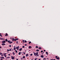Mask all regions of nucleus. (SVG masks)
I'll use <instances>...</instances> for the list:
<instances>
[{
    "mask_svg": "<svg viewBox=\"0 0 60 60\" xmlns=\"http://www.w3.org/2000/svg\"><path fill=\"white\" fill-rule=\"evenodd\" d=\"M33 53L35 56H39L38 55V52H37L36 53H35L34 52Z\"/></svg>",
    "mask_w": 60,
    "mask_h": 60,
    "instance_id": "obj_1",
    "label": "nucleus"
},
{
    "mask_svg": "<svg viewBox=\"0 0 60 60\" xmlns=\"http://www.w3.org/2000/svg\"><path fill=\"white\" fill-rule=\"evenodd\" d=\"M58 57L57 56H55V57L56 59H58V60H59V59L60 58L59 57Z\"/></svg>",
    "mask_w": 60,
    "mask_h": 60,
    "instance_id": "obj_2",
    "label": "nucleus"
},
{
    "mask_svg": "<svg viewBox=\"0 0 60 60\" xmlns=\"http://www.w3.org/2000/svg\"><path fill=\"white\" fill-rule=\"evenodd\" d=\"M6 42V41L5 40H4L2 41V43H5Z\"/></svg>",
    "mask_w": 60,
    "mask_h": 60,
    "instance_id": "obj_3",
    "label": "nucleus"
},
{
    "mask_svg": "<svg viewBox=\"0 0 60 60\" xmlns=\"http://www.w3.org/2000/svg\"><path fill=\"white\" fill-rule=\"evenodd\" d=\"M11 57L12 59H13V60H14V58H15L14 57L12 56H11Z\"/></svg>",
    "mask_w": 60,
    "mask_h": 60,
    "instance_id": "obj_4",
    "label": "nucleus"
},
{
    "mask_svg": "<svg viewBox=\"0 0 60 60\" xmlns=\"http://www.w3.org/2000/svg\"><path fill=\"white\" fill-rule=\"evenodd\" d=\"M16 49H17V50H18V49H19V46H18V47H16Z\"/></svg>",
    "mask_w": 60,
    "mask_h": 60,
    "instance_id": "obj_5",
    "label": "nucleus"
},
{
    "mask_svg": "<svg viewBox=\"0 0 60 60\" xmlns=\"http://www.w3.org/2000/svg\"><path fill=\"white\" fill-rule=\"evenodd\" d=\"M41 57H42V58H44V56H43V55H41Z\"/></svg>",
    "mask_w": 60,
    "mask_h": 60,
    "instance_id": "obj_6",
    "label": "nucleus"
},
{
    "mask_svg": "<svg viewBox=\"0 0 60 60\" xmlns=\"http://www.w3.org/2000/svg\"><path fill=\"white\" fill-rule=\"evenodd\" d=\"M0 40H4V39L3 38H0Z\"/></svg>",
    "mask_w": 60,
    "mask_h": 60,
    "instance_id": "obj_7",
    "label": "nucleus"
},
{
    "mask_svg": "<svg viewBox=\"0 0 60 60\" xmlns=\"http://www.w3.org/2000/svg\"><path fill=\"white\" fill-rule=\"evenodd\" d=\"M5 45V43H3L2 44V45H3V46H4V45Z\"/></svg>",
    "mask_w": 60,
    "mask_h": 60,
    "instance_id": "obj_8",
    "label": "nucleus"
},
{
    "mask_svg": "<svg viewBox=\"0 0 60 60\" xmlns=\"http://www.w3.org/2000/svg\"><path fill=\"white\" fill-rule=\"evenodd\" d=\"M6 35H5V36H8V34L7 33L6 34Z\"/></svg>",
    "mask_w": 60,
    "mask_h": 60,
    "instance_id": "obj_9",
    "label": "nucleus"
},
{
    "mask_svg": "<svg viewBox=\"0 0 60 60\" xmlns=\"http://www.w3.org/2000/svg\"><path fill=\"white\" fill-rule=\"evenodd\" d=\"M22 48H21L20 49H19V51H21L22 50Z\"/></svg>",
    "mask_w": 60,
    "mask_h": 60,
    "instance_id": "obj_10",
    "label": "nucleus"
},
{
    "mask_svg": "<svg viewBox=\"0 0 60 60\" xmlns=\"http://www.w3.org/2000/svg\"><path fill=\"white\" fill-rule=\"evenodd\" d=\"M0 58H2V59H4V57H0Z\"/></svg>",
    "mask_w": 60,
    "mask_h": 60,
    "instance_id": "obj_11",
    "label": "nucleus"
},
{
    "mask_svg": "<svg viewBox=\"0 0 60 60\" xmlns=\"http://www.w3.org/2000/svg\"><path fill=\"white\" fill-rule=\"evenodd\" d=\"M12 41H14V38H12Z\"/></svg>",
    "mask_w": 60,
    "mask_h": 60,
    "instance_id": "obj_12",
    "label": "nucleus"
},
{
    "mask_svg": "<svg viewBox=\"0 0 60 60\" xmlns=\"http://www.w3.org/2000/svg\"><path fill=\"white\" fill-rule=\"evenodd\" d=\"M32 48V47L31 46H29V49H31Z\"/></svg>",
    "mask_w": 60,
    "mask_h": 60,
    "instance_id": "obj_13",
    "label": "nucleus"
},
{
    "mask_svg": "<svg viewBox=\"0 0 60 60\" xmlns=\"http://www.w3.org/2000/svg\"><path fill=\"white\" fill-rule=\"evenodd\" d=\"M28 56V54H27L26 55V56Z\"/></svg>",
    "mask_w": 60,
    "mask_h": 60,
    "instance_id": "obj_14",
    "label": "nucleus"
},
{
    "mask_svg": "<svg viewBox=\"0 0 60 60\" xmlns=\"http://www.w3.org/2000/svg\"><path fill=\"white\" fill-rule=\"evenodd\" d=\"M19 55H20V54H21V52H19Z\"/></svg>",
    "mask_w": 60,
    "mask_h": 60,
    "instance_id": "obj_15",
    "label": "nucleus"
},
{
    "mask_svg": "<svg viewBox=\"0 0 60 60\" xmlns=\"http://www.w3.org/2000/svg\"><path fill=\"white\" fill-rule=\"evenodd\" d=\"M38 49H41V47H39L38 48Z\"/></svg>",
    "mask_w": 60,
    "mask_h": 60,
    "instance_id": "obj_16",
    "label": "nucleus"
},
{
    "mask_svg": "<svg viewBox=\"0 0 60 60\" xmlns=\"http://www.w3.org/2000/svg\"><path fill=\"white\" fill-rule=\"evenodd\" d=\"M4 56L5 57H6V55L5 54H4Z\"/></svg>",
    "mask_w": 60,
    "mask_h": 60,
    "instance_id": "obj_17",
    "label": "nucleus"
},
{
    "mask_svg": "<svg viewBox=\"0 0 60 60\" xmlns=\"http://www.w3.org/2000/svg\"><path fill=\"white\" fill-rule=\"evenodd\" d=\"M13 55H15V53H14V52H13Z\"/></svg>",
    "mask_w": 60,
    "mask_h": 60,
    "instance_id": "obj_18",
    "label": "nucleus"
},
{
    "mask_svg": "<svg viewBox=\"0 0 60 60\" xmlns=\"http://www.w3.org/2000/svg\"><path fill=\"white\" fill-rule=\"evenodd\" d=\"M8 42H9V43H10V42H11V41H10L9 40L8 41Z\"/></svg>",
    "mask_w": 60,
    "mask_h": 60,
    "instance_id": "obj_19",
    "label": "nucleus"
},
{
    "mask_svg": "<svg viewBox=\"0 0 60 60\" xmlns=\"http://www.w3.org/2000/svg\"><path fill=\"white\" fill-rule=\"evenodd\" d=\"M36 51H39V50L38 49H37L36 50Z\"/></svg>",
    "mask_w": 60,
    "mask_h": 60,
    "instance_id": "obj_20",
    "label": "nucleus"
},
{
    "mask_svg": "<svg viewBox=\"0 0 60 60\" xmlns=\"http://www.w3.org/2000/svg\"><path fill=\"white\" fill-rule=\"evenodd\" d=\"M10 57H7L6 58H10Z\"/></svg>",
    "mask_w": 60,
    "mask_h": 60,
    "instance_id": "obj_21",
    "label": "nucleus"
},
{
    "mask_svg": "<svg viewBox=\"0 0 60 60\" xmlns=\"http://www.w3.org/2000/svg\"><path fill=\"white\" fill-rule=\"evenodd\" d=\"M6 41H8V40H7V39H6L5 40Z\"/></svg>",
    "mask_w": 60,
    "mask_h": 60,
    "instance_id": "obj_22",
    "label": "nucleus"
},
{
    "mask_svg": "<svg viewBox=\"0 0 60 60\" xmlns=\"http://www.w3.org/2000/svg\"><path fill=\"white\" fill-rule=\"evenodd\" d=\"M46 54L47 55H48V52H46Z\"/></svg>",
    "mask_w": 60,
    "mask_h": 60,
    "instance_id": "obj_23",
    "label": "nucleus"
},
{
    "mask_svg": "<svg viewBox=\"0 0 60 60\" xmlns=\"http://www.w3.org/2000/svg\"><path fill=\"white\" fill-rule=\"evenodd\" d=\"M16 49L15 48H14V50H16Z\"/></svg>",
    "mask_w": 60,
    "mask_h": 60,
    "instance_id": "obj_24",
    "label": "nucleus"
},
{
    "mask_svg": "<svg viewBox=\"0 0 60 60\" xmlns=\"http://www.w3.org/2000/svg\"><path fill=\"white\" fill-rule=\"evenodd\" d=\"M16 41H17V40H19V38H16Z\"/></svg>",
    "mask_w": 60,
    "mask_h": 60,
    "instance_id": "obj_25",
    "label": "nucleus"
},
{
    "mask_svg": "<svg viewBox=\"0 0 60 60\" xmlns=\"http://www.w3.org/2000/svg\"><path fill=\"white\" fill-rule=\"evenodd\" d=\"M23 58H25V56H24L23 57Z\"/></svg>",
    "mask_w": 60,
    "mask_h": 60,
    "instance_id": "obj_26",
    "label": "nucleus"
},
{
    "mask_svg": "<svg viewBox=\"0 0 60 60\" xmlns=\"http://www.w3.org/2000/svg\"><path fill=\"white\" fill-rule=\"evenodd\" d=\"M13 42L11 41V42H10V43H10V44H11V43H12Z\"/></svg>",
    "mask_w": 60,
    "mask_h": 60,
    "instance_id": "obj_27",
    "label": "nucleus"
},
{
    "mask_svg": "<svg viewBox=\"0 0 60 60\" xmlns=\"http://www.w3.org/2000/svg\"><path fill=\"white\" fill-rule=\"evenodd\" d=\"M3 53L2 52H0V55H2Z\"/></svg>",
    "mask_w": 60,
    "mask_h": 60,
    "instance_id": "obj_28",
    "label": "nucleus"
},
{
    "mask_svg": "<svg viewBox=\"0 0 60 60\" xmlns=\"http://www.w3.org/2000/svg\"><path fill=\"white\" fill-rule=\"evenodd\" d=\"M15 51L16 52V53H18V51H17V50H15Z\"/></svg>",
    "mask_w": 60,
    "mask_h": 60,
    "instance_id": "obj_29",
    "label": "nucleus"
},
{
    "mask_svg": "<svg viewBox=\"0 0 60 60\" xmlns=\"http://www.w3.org/2000/svg\"><path fill=\"white\" fill-rule=\"evenodd\" d=\"M33 55V54H30V56H32Z\"/></svg>",
    "mask_w": 60,
    "mask_h": 60,
    "instance_id": "obj_30",
    "label": "nucleus"
},
{
    "mask_svg": "<svg viewBox=\"0 0 60 60\" xmlns=\"http://www.w3.org/2000/svg\"><path fill=\"white\" fill-rule=\"evenodd\" d=\"M36 48H38V46H36Z\"/></svg>",
    "mask_w": 60,
    "mask_h": 60,
    "instance_id": "obj_31",
    "label": "nucleus"
},
{
    "mask_svg": "<svg viewBox=\"0 0 60 60\" xmlns=\"http://www.w3.org/2000/svg\"><path fill=\"white\" fill-rule=\"evenodd\" d=\"M43 60H46V58H44L43 59Z\"/></svg>",
    "mask_w": 60,
    "mask_h": 60,
    "instance_id": "obj_32",
    "label": "nucleus"
},
{
    "mask_svg": "<svg viewBox=\"0 0 60 60\" xmlns=\"http://www.w3.org/2000/svg\"><path fill=\"white\" fill-rule=\"evenodd\" d=\"M0 34V36H1V37H2V34Z\"/></svg>",
    "mask_w": 60,
    "mask_h": 60,
    "instance_id": "obj_33",
    "label": "nucleus"
},
{
    "mask_svg": "<svg viewBox=\"0 0 60 60\" xmlns=\"http://www.w3.org/2000/svg\"><path fill=\"white\" fill-rule=\"evenodd\" d=\"M31 43V42L30 41V42L29 43V44H30V43Z\"/></svg>",
    "mask_w": 60,
    "mask_h": 60,
    "instance_id": "obj_34",
    "label": "nucleus"
},
{
    "mask_svg": "<svg viewBox=\"0 0 60 60\" xmlns=\"http://www.w3.org/2000/svg\"><path fill=\"white\" fill-rule=\"evenodd\" d=\"M24 41H25V42H26V43L27 42L26 41V40H25Z\"/></svg>",
    "mask_w": 60,
    "mask_h": 60,
    "instance_id": "obj_35",
    "label": "nucleus"
},
{
    "mask_svg": "<svg viewBox=\"0 0 60 60\" xmlns=\"http://www.w3.org/2000/svg\"><path fill=\"white\" fill-rule=\"evenodd\" d=\"M11 49H10L9 50V51H11Z\"/></svg>",
    "mask_w": 60,
    "mask_h": 60,
    "instance_id": "obj_36",
    "label": "nucleus"
},
{
    "mask_svg": "<svg viewBox=\"0 0 60 60\" xmlns=\"http://www.w3.org/2000/svg\"><path fill=\"white\" fill-rule=\"evenodd\" d=\"M37 58H36L34 60H37Z\"/></svg>",
    "mask_w": 60,
    "mask_h": 60,
    "instance_id": "obj_37",
    "label": "nucleus"
},
{
    "mask_svg": "<svg viewBox=\"0 0 60 60\" xmlns=\"http://www.w3.org/2000/svg\"><path fill=\"white\" fill-rule=\"evenodd\" d=\"M9 46L10 47H11V45H9Z\"/></svg>",
    "mask_w": 60,
    "mask_h": 60,
    "instance_id": "obj_38",
    "label": "nucleus"
},
{
    "mask_svg": "<svg viewBox=\"0 0 60 60\" xmlns=\"http://www.w3.org/2000/svg\"><path fill=\"white\" fill-rule=\"evenodd\" d=\"M22 48H25V46H22Z\"/></svg>",
    "mask_w": 60,
    "mask_h": 60,
    "instance_id": "obj_39",
    "label": "nucleus"
},
{
    "mask_svg": "<svg viewBox=\"0 0 60 60\" xmlns=\"http://www.w3.org/2000/svg\"><path fill=\"white\" fill-rule=\"evenodd\" d=\"M23 54H24L25 55V54H26V53H25V52H24Z\"/></svg>",
    "mask_w": 60,
    "mask_h": 60,
    "instance_id": "obj_40",
    "label": "nucleus"
},
{
    "mask_svg": "<svg viewBox=\"0 0 60 60\" xmlns=\"http://www.w3.org/2000/svg\"><path fill=\"white\" fill-rule=\"evenodd\" d=\"M21 59H22V60H23V59L22 58H21Z\"/></svg>",
    "mask_w": 60,
    "mask_h": 60,
    "instance_id": "obj_41",
    "label": "nucleus"
},
{
    "mask_svg": "<svg viewBox=\"0 0 60 60\" xmlns=\"http://www.w3.org/2000/svg\"><path fill=\"white\" fill-rule=\"evenodd\" d=\"M7 51H9V49H7Z\"/></svg>",
    "mask_w": 60,
    "mask_h": 60,
    "instance_id": "obj_42",
    "label": "nucleus"
},
{
    "mask_svg": "<svg viewBox=\"0 0 60 60\" xmlns=\"http://www.w3.org/2000/svg\"><path fill=\"white\" fill-rule=\"evenodd\" d=\"M6 53H4L3 55H6Z\"/></svg>",
    "mask_w": 60,
    "mask_h": 60,
    "instance_id": "obj_43",
    "label": "nucleus"
},
{
    "mask_svg": "<svg viewBox=\"0 0 60 60\" xmlns=\"http://www.w3.org/2000/svg\"><path fill=\"white\" fill-rule=\"evenodd\" d=\"M41 53H42V52H43V51L42 50L41 51Z\"/></svg>",
    "mask_w": 60,
    "mask_h": 60,
    "instance_id": "obj_44",
    "label": "nucleus"
},
{
    "mask_svg": "<svg viewBox=\"0 0 60 60\" xmlns=\"http://www.w3.org/2000/svg\"><path fill=\"white\" fill-rule=\"evenodd\" d=\"M14 41H17L16 40V39L15 40H14Z\"/></svg>",
    "mask_w": 60,
    "mask_h": 60,
    "instance_id": "obj_45",
    "label": "nucleus"
},
{
    "mask_svg": "<svg viewBox=\"0 0 60 60\" xmlns=\"http://www.w3.org/2000/svg\"><path fill=\"white\" fill-rule=\"evenodd\" d=\"M25 46H27V44H25Z\"/></svg>",
    "mask_w": 60,
    "mask_h": 60,
    "instance_id": "obj_46",
    "label": "nucleus"
},
{
    "mask_svg": "<svg viewBox=\"0 0 60 60\" xmlns=\"http://www.w3.org/2000/svg\"><path fill=\"white\" fill-rule=\"evenodd\" d=\"M1 56H3V54H2Z\"/></svg>",
    "mask_w": 60,
    "mask_h": 60,
    "instance_id": "obj_47",
    "label": "nucleus"
},
{
    "mask_svg": "<svg viewBox=\"0 0 60 60\" xmlns=\"http://www.w3.org/2000/svg\"><path fill=\"white\" fill-rule=\"evenodd\" d=\"M22 42H24V40H22Z\"/></svg>",
    "mask_w": 60,
    "mask_h": 60,
    "instance_id": "obj_48",
    "label": "nucleus"
},
{
    "mask_svg": "<svg viewBox=\"0 0 60 60\" xmlns=\"http://www.w3.org/2000/svg\"><path fill=\"white\" fill-rule=\"evenodd\" d=\"M44 51H46V50H44Z\"/></svg>",
    "mask_w": 60,
    "mask_h": 60,
    "instance_id": "obj_49",
    "label": "nucleus"
},
{
    "mask_svg": "<svg viewBox=\"0 0 60 60\" xmlns=\"http://www.w3.org/2000/svg\"><path fill=\"white\" fill-rule=\"evenodd\" d=\"M50 60H53V59H50Z\"/></svg>",
    "mask_w": 60,
    "mask_h": 60,
    "instance_id": "obj_50",
    "label": "nucleus"
},
{
    "mask_svg": "<svg viewBox=\"0 0 60 60\" xmlns=\"http://www.w3.org/2000/svg\"><path fill=\"white\" fill-rule=\"evenodd\" d=\"M8 56H10V54H8Z\"/></svg>",
    "mask_w": 60,
    "mask_h": 60,
    "instance_id": "obj_51",
    "label": "nucleus"
},
{
    "mask_svg": "<svg viewBox=\"0 0 60 60\" xmlns=\"http://www.w3.org/2000/svg\"><path fill=\"white\" fill-rule=\"evenodd\" d=\"M16 60H19L18 59H16Z\"/></svg>",
    "mask_w": 60,
    "mask_h": 60,
    "instance_id": "obj_52",
    "label": "nucleus"
},
{
    "mask_svg": "<svg viewBox=\"0 0 60 60\" xmlns=\"http://www.w3.org/2000/svg\"><path fill=\"white\" fill-rule=\"evenodd\" d=\"M14 47V48L15 47L16 48V47L15 46Z\"/></svg>",
    "mask_w": 60,
    "mask_h": 60,
    "instance_id": "obj_53",
    "label": "nucleus"
},
{
    "mask_svg": "<svg viewBox=\"0 0 60 60\" xmlns=\"http://www.w3.org/2000/svg\"><path fill=\"white\" fill-rule=\"evenodd\" d=\"M0 49H1V47L0 46Z\"/></svg>",
    "mask_w": 60,
    "mask_h": 60,
    "instance_id": "obj_54",
    "label": "nucleus"
},
{
    "mask_svg": "<svg viewBox=\"0 0 60 60\" xmlns=\"http://www.w3.org/2000/svg\"><path fill=\"white\" fill-rule=\"evenodd\" d=\"M0 60H3V59H0Z\"/></svg>",
    "mask_w": 60,
    "mask_h": 60,
    "instance_id": "obj_55",
    "label": "nucleus"
},
{
    "mask_svg": "<svg viewBox=\"0 0 60 60\" xmlns=\"http://www.w3.org/2000/svg\"><path fill=\"white\" fill-rule=\"evenodd\" d=\"M16 42V43H17V42H18V41H17Z\"/></svg>",
    "mask_w": 60,
    "mask_h": 60,
    "instance_id": "obj_56",
    "label": "nucleus"
},
{
    "mask_svg": "<svg viewBox=\"0 0 60 60\" xmlns=\"http://www.w3.org/2000/svg\"><path fill=\"white\" fill-rule=\"evenodd\" d=\"M10 39H12V38H10Z\"/></svg>",
    "mask_w": 60,
    "mask_h": 60,
    "instance_id": "obj_57",
    "label": "nucleus"
},
{
    "mask_svg": "<svg viewBox=\"0 0 60 60\" xmlns=\"http://www.w3.org/2000/svg\"><path fill=\"white\" fill-rule=\"evenodd\" d=\"M23 53V52H21V53Z\"/></svg>",
    "mask_w": 60,
    "mask_h": 60,
    "instance_id": "obj_58",
    "label": "nucleus"
},
{
    "mask_svg": "<svg viewBox=\"0 0 60 60\" xmlns=\"http://www.w3.org/2000/svg\"><path fill=\"white\" fill-rule=\"evenodd\" d=\"M38 60H41V59H39Z\"/></svg>",
    "mask_w": 60,
    "mask_h": 60,
    "instance_id": "obj_59",
    "label": "nucleus"
},
{
    "mask_svg": "<svg viewBox=\"0 0 60 60\" xmlns=\"http://www.w3.org/2000/svg\"><path fill=\"white\" fill-rule=\"evenodd\" d=\"M53 60H56V59H53Z\"/></svg>",
    "mask_w": 60,
    "mask_h": 60,
    "instance_id": "obj_60",
    "label": "nucleus"
},
{
    "mask_svg": "<svg viewBox=\"0 0 60 60\" xmlns=\"http://www.w3.org/2000/svg\"><path fill=\"white\" fill-rule=\"evenodd\" d=\"M43 53H44V52H43Z\"/></svg>",
    "mask_w": 60,
    "mask_h": 60,
    "instance_id": "obj_61",
    "label": "nucleus"
},
{
    "mask_svg": "<svg viewBox=\"0 0 60 60\" xmlns=\"http://www.w3.org/2000/svg\"><path fill=\"white\" fill-rule=\"evenodd\" d=\"M0 51H1V49H0Z\"/></svg>",
    "mask_w": 60,
    "mask_h": 60,
    "instance_id": "obj_62",
    "label": "nucleus"
},
{
    "mask_svg": "<svg viewBox=\"0 0 60 60\" xmlns=\"http://www.w3.org/2000/svg\"><path fill=\"white\" fill-rule=\"evenodd\" d=\"M33 60V59H32V60Z\"/></svg>",
    "mask_w": 60,
    "mask_h": 60,
    "instance_id": "obj_63",
    "label": "nucleus"
},
{
    "mask_svg": "<svg viewBox=\"0 0 60 60\" xmlns=\"http://www.w3.org/2000/svg\"><path fill=\"white\" fill-rule=\"evenodd\" d=\"M0 34H1V33H0Z\"/></svg>",
    "mask_w": 60,
    "mask_h": 60,
    "instance_id": "obj_64",
    "label": "nucleus"
}]
</instances>
